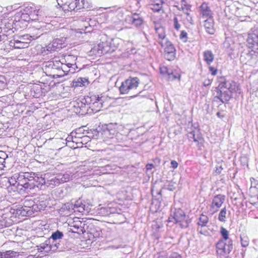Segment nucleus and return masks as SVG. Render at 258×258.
I'll list each match as a JSON object with an SVG mask.
<instances>
[{"instance_id": "36", "label": "nucleus", "mask_w": 258, "mask_h": 258, "mask_svg": "<svg viewBox=\"0 0 258 258\" xmlns=\"http://www.w3.org/2000/svg\"><path fill=\"white\" fill-rule=\"evenodd\" d=\"M220 233L223 238V240H229V232L226 229L221 227L220 229Z\"/></svg>"}, {"instance_id": "29", "label": "nucleus", "mask_w": 258, "mask_h": 258, "mask_svg": "<svg viewBox=\"0 0 258 258\" xmlns=\"http://www.w3.org/2000/svg\"><path fill=\"white\" fill-rule=\"evenodd\" d=\"M209 218L205 215L201 214L199 218L198 225L201 226V227H205L207 226Z\"/></svg>"}, {"instance_id": "39", "label": "nucleus", "mask_w": 258, "mask_h": 258, "mask_svg": "<svg viewBox=\"0 0 258 258\" xmlns=\"http://www.w3.org/2000/svg\"><path fill=\"white\" fill-rule=\"evenodd\" d=\"M84 203L85 202H83L81 199H79L75 202L74 204V208L77 209V210L80 212L81 207H83V205H84Z\"/></svg>"}, {"instance_id": "64", "label": "nucleus", "mask_w": 258, "mask_h": 258, "mask_svg": "<svg viewBox=\"0 0 258 258\" xmlns=\"http://www.w3.org/2000/svg\"><path fill=\"white\" fill-rule=\"evenodd\" d=\"M108 131V132H109V133H110V134H112V135H114V133H115V131H114V130H111V131H112V132H111V131H110V130H108V131Z\"/></svg>"}, {"instance_id": "33", "label": "nucleus", "mask_w": 258, "mask_h": 258, "mask_svg": "<svg viewBox=\"0 0 258 258\" xmlns=\"http://www.w3.org/2000/svg\"><path fill=\"white\" fill-rule=\"evenodd\" d=\"M227 210L225 207L223 208L220 211L218 219L220 221L222 222H225L226 215Z\"/></svg>"}, {"instance_id": "8", "label": "nucleus", "mask_w": 258, "mask_h": 258, "mask_svg": "<svg viewBox=\"0 0 258 258\" xmlns=\"http://www.w3.org/2000/svg\"><path fill=\"white\" fill-rule=\"evenodd\" d=\"M139 84V79L137 77H129L122 82L119 87L120 92L122 94H127L131 90L136 89Z\"/></svg>"}, {"instance_id": "46", "label": "nucleus", "mask_w": 258, "mask_h": 258, "mask_svg": "<svg viewBox=\"0 0 258 258\" xmlns=\"http://www.w3.org/2000/svg\"><path fill=\"white\" fill-rule=\"evenodd\" d=\"M143 20L142 18L135 19L134 21H132L133 24L137 27L141 26L143 24Z\"/></svg>"}, {"instance_id": "15", "label": "nucleus", "mask_w": 258, "mask_h": 258, "mask_svg": "<svg viewBox=\"0 0 258 258\" xmlns=\"http://www.w3.org/2000/svg\"><path fill=\"white\" fill-rule=\"evenodd\" d=\"M35 205L32 207V210L35 212L44 210L47 207V202L43 197H38L34 199Z\"/></svg>"}, {"instance_id": "51", "label": "nucleus", "mask_w": 258, "mask_h": 258, "mask_svg": "<svg viewBox=\"0 0 258 258\" xmlns=\"http://www.w3.org/2000/svg\"><path fill=\"white\" fill-rule=\"evenodd\" d=\"M46 50L47 51H50V52H52V51H55L56 50L54 49V48L53 47V46L52 45V44L51 43H49L48 45H47L46 46Z\"/></svg>"}, {"instance_id": "57", "label": "nucleus", "mask_w": 258, "mask_h": 258, "mask_svg": "<svg viewBox=\"0 0 258 258\" xmlns=\"http://www.w3.org/2000/svg\"><path fill=\"white\" fill-rule=\"evenodd\" d=\"M146 169L147 170H151L152 169L154 168V165L152 163L148 164L146 165Z\"/></svg>"}, {"instance_id": "24", "label": "nucleus", "mask_w": 258, "mask_h": 258, "mask_svg": "<svg viewBox=\"0 0 258 258\" xmlns=\"http://www.w3.org/2000/svg\"><path fill=\"white\" fill-rule=\"evenodd\" d=\"M199 131H192L188 133L187 138L190 141L193 140L195 142L198 143L201 139V137L200 136Z\"/></svg>"}, {"instance_id": "48", "label": "nucleus", "mask_w": 258, "mask_h": 258, "mask_svg": "<svg viewBox=\"0 0 258 258\" xmlns=\"http://www.w3.org/2000/svg\"><path fill=\"white\" fill-rule=\"evenodd\" d=\"M154 29L156 32H163L164 31V28L160 24H155Z\"/></svg>"}, {"instance_id": "13", "label": "nucleus", "mask_w": 258, "mask_h": 258, "mask_svg": "<svg viewBox=\"0 0 258 258\" xmlns=\"http://www.w3.org/2000/svg\"><path fill=\"white\" fill-rule=\"evenodd\" d=\"M58 65H61L60 61H48L45 62L43 70L47 75L51 76L54 74Z\"/></svg>"}, {"instance_id": "58", "label": "nucleus", "mask_w": 258, "mask_h": 258, "mask_svg": "<svg viewBox=\"0 0 258 258\" xmlns=\"http://www.w3.org/2000/svg\"><path fill=\"white\" fill-rule=\"evenodd\" d=\"M211 84V81L209 79H208V80H206L204 83H203V85L205 87H207V86H208L209 85H210V84Z\"/></svg>"}, {"instance_id": "37", "label": "nucleus", "mask_w": 258, "mask_h": 258, "mask_svg": "<svg viewBox=\"0 0 258 258\" xmlns=\"http://www.w3.org/2000/svg\"><path fill=\"white\" fill-rule=\"evenodd\" d=\"M8 226L6 217L4 215H0V229Z\"/></svg>"}, {"instance_id": "59", "label": "nucleus", "mask_w": 258, "mask_h": 258, "mask_svg": "<svg viewBox=\"0 0 258 258\" xmlns=\"http://www.w3.org/2000/svg\"><path fill=\"white\" fill-rule=\"evenodd\" d=\"M222 170H223V168L221 166H220L216 167L215 171L217 172V173L220 174V173H221Z\"/></svg>"}, {"instance_id": "23", "label": "nucleus", "mask_w": 258, "mask_h": 258, "mask_svg": "<svg viewBox=\"0 0 258 258\" xmlns=\"http://www.w3.org/2000/svg\"><path fill=\"white\" fill-rule=\"evenodd\" d=\"M204 27L207 32H210L214 29V21L213 18L205 19Z\"/></svg>"}, {"instance_id": "4", "label": "nucleus", "mask_w": 258, "mask_h": 258, "mask_svg": "<svg viewBox=\"0 0 258 258\" xmlns=\"http://www.w3.org/2000/svg\"><path fill=\"white\" fill-rule=\"evenodd\" d=\"M58 5L62 8L64 11H78L81 9H88V7L85 4V0L81 2L77 0H56Z\"/></svg>"}, {"instance_id": "61", "label": "nucleus", "mask_w": 258, "mask_h": 258, "mask_svg": "<svg viewBox=\"0 0 258 258\" xmlns=\"http://www.w3.org/2000/svg\"><path fill=\"white\" fill-rule=\"evenodd\" d=\"M181 7L189 5L188 3L187 2L186 0H181Z\"/></svg>"}, {"instance_id": "43", "label": "nucleus", "mask_w": 258, "mask_h": 258, "mask_svg": "<svg viewBox=\"0 0 258 258\" xmlns=\"http://www.w3.org/2000/svg\"><path fill=\"white\" fill-rule=\"evenodd\" d=\"M7 85V83L6 82V79L3 76L0 77V90H3L5 88Z\"/></svg>"}, {"instance_id": "2", "label": "nucleus", "mask_w": 258, "mask_h": 258, "mask_svg": "<svg viewBox=\"0 0 258 258\" xmlns=\"http://www.w3.org/2000/svg\"><path fill=\"white\" fill-rule=\"evenodd\" d=\"M39 11L38 7L33 4L24 6V8L16 13L14 16V21L16 22L15 25H19L23 22H28L38 20Z\"/></svg>"}, {"instance_id": "30", "label": "nucleus", "mask_w": 258, "mask_h": 258, "mask_svg": "<svg viewBox=\"0 0 258 258\" xmlns=\"http://www.w3.org/2000/svg\"><path fill=\"white\" fill-rule=\"evenodd\" d=\"M7 158L8 155L6 153L4 152H0V171L4 169L5 167V160Z\"/></svg>"}, {"instance_id": "32", "label": "nucleus", "mask_w": 258, "mask_h": 258, "mask_svg": "<svg viewBox=\"0 0 258 258\" xmlns=\"http://www.w3.org/2000/svg\"><path fill=\"white\" fill-rule=\"evenodd\" d=\"M240 241L242 247H245L249 245V238L245 234L240 235Z\"/></svg>"}, {"instance_id": "28", "label": "nucleus", "mask_w": 258, "mask_h": 258, "mask_svg": "<svg viewBox=\"0 0 258 258\" xmlns=\"http://www.w3.org/2000/svg\"><path fill=\"white\" fill-rule=\"evenodd\" d=\"M204 60L208 64H210L214 60V54L210 50H206L204 52Z\"/></svg>"}, {"instance_id": "22", "label": "nucleus", "mask_w": 258, "mask_h": 258, "mask_svg": "<svg viewBox=\"0 0 258 258\" xmlns=\"http://www.w3.org/2000/svg\"><path fill=\"white\" fill-rule=\"evenodd\" d=\"M85 126H82L81 127L76 129L75 133L76 134L75 138H82L81 136L84 135L85 136L90 137L89 130L85 129ZM74 132H72L71 134H74Z\"/></svg>"}, {"instance_id": "34", "label": "nucleus", "mask_w": 258, "mask_h": 258, "mask_svg": "<svg viewBox=\"0 0 258 258\" xmlns=\"http://www.w3.org/2000/svg\"><path fill=\"white\" fill-rule=\"evenodd\" d=\"M225 240L223 239L219 240L216 244L217 252L218 254L220 255V251H222V249L224 247Z\"/></svg>"}, {"instance_id": "35", "label": "nucleus", "mask_w": 258, "mask_h": 258, "mask_svg": "<svg viewBox=\"0 0 258 258\" xmlns=\"http://www.w3.org/2000/svg\"><path fill=\"white\" fill-rule=\"evenodd\" d=\"M73 229H72V232L74 233H77L78 234H81L84 233L83 229L81 226L79 225L78 224L72 226Z\"/></svg>"}, {"instance_id": "53", "label": "nucleus", "mask_w": 258, "mask_h": 258, "mask_svg": "<svg viewBox=\"0 0 258 258\" xmlns=\"http://www.w3.org/2000/svg\"><path fill=\"white\" fill-rule=\"evenodd\" d=\"M209 70L211 72V74L212 75H213V76L216 75L217 74V70L215 69V68H214L212 67H209Z\"/></svg>"}, {"instance_id": "44", "label": "nucleus", "mask_w": 258, "mask_h": 258, "mask_svg": "<svg viewBox=\"0 0 258 258\" xmlns=\"http://www.w3.org/2000/svg\"><path fill=\"white\" fill-rule=\"evenodd\" d=\"M159 38L161 39L159 42L161 44V45L163 47L164 45H165V42L166 40H165V33H159L158 34Z\"/></svg>"}, {"instance_id": "20", "label": "nucleus", "mask_w": 258, "mask_h": 258, "mask_svg": "<svg viewBox=\"0 0 258 258\" xmlns=\"http://www.w3.org/2000/svg\"><path fill=\"white\" fill-rule=\"evenodd\" d=\"M39 249H43L46 251H49L50 249H53V250H56L54 245H52L51 239H49L45 240V242L40 244L39 246Z\"/></svg>"}, {"instance_id": "5", "label": "nucleus", "mask_w": 258, "mask_h": 258, "mask_svg": "<svg viewBox=\"0 0 258 258\" xmlns=\"http://www.w3.org/2000/svg\"><path fill=\"white\" fill-rule=\"evenodd\" d=\"M100 43L98 44L97 51L98 55H104L110 50V46L113 44L112 38H108L106 33H101L99 35Z\"/></svg>"}, {"instance_id": "55", "label": "nucleus", "mask_w": 258, "mask_h": 258, "mask_svg": "<svg viewBox=\"0 0 258 258\" xmlns=\"http://www.w3.org/2000/svg\"><path fill=\"white\" fill-rule=\"evenodd\" d=\"M143 90L140 91L137 94H136V95L131 96L130 97L131 98H135V97H136L138 96H142V97L145 96L144 95H141L143 93Z\"/></svg>"}, {"instance_id": "62", "label": "nucleus", "mask_w": 258, "mask_h": 258, "mask_svg": "<svg viewBox=\"0 0 258 258\" xmlns=\"http://www.w3.org/2000/svg\"><path fill=\"white\" fill-rule=\"evenodd\" d=\"M74 65H76V63L74 64L73 63H68L67 64H63V66H66V68L67 67L69 68H72V66Z\"/></svg>"}, {"instance_id": "11", "label": "nucleus", "mask_w": 258, "mask_h": 258, "mask_svg": "<svg viewBox=\"0 0 258 258\" xmlns=\"http://www.w3.org/2000/svg\"><path fill=\"white\" fill-rule=\"evenodd\" d=\"M164 56L166 59L172 61L175 58L176 49L174 45L169 41H166L164 45Z\"/></svg>"}, {"instance_id": "50", "label": "nucleus", "mask_w": 258, "mask_h": 258, "mask_svg": "<svg viewBox=\"0 0 258 258\" xmlns=\"http://www.w3.org/2000/svg\"><path fill=\"white\" fill-rule=\"evenodd\" d=\"M180 39L183 42H186L187 41V33H180Z\"/></svg>"}, {"instance_id": "63", "label": "nucleus", "mask_w": 258, "mask_h": 258, "mask_svg": "<svg viewBox=\"0 0 258 258\" xmlns=\"http://www.w3.org/2000/svg\"><path fill=\"white\" fill-rule=\"evenodd\" d=\"M217 115L220 117V118H223V115H221V113L220 112H218L217 113Z\"/></svg>"}, {"instance_id": "38", "label": "nucleus", "mask_w": 258, "mask_h": 258, "mask_svg": "<svg viewBox=\"0 0 258 258\" xmlns=\"http://www.w3.org/2000/svg\"><path fill=\"white\" fill-rule=\"evenodd\" d=\"M35 205V202L34 201H29V200H25L24 202V205L23 206L25 207H27L29 209H30V210H32L33 212H34V211L32 210V207H34Z\"/></svg>"}, {"instance_id": "49", "label": "nucleus", "mask_w": 258, "mask_h": 258, "mask_svg": "<svg viewBox=\"0 0 258 258\" xmlns=\"http://www.w3.org/2000/svg\"><path fill=\"white\" fill-rule=\"evenodd\" d=\"M163 4L162 0H150V5Z\"/></svg>"}, {"instance_id": "31", "label": "nucleus", "mask_w": 258, "mask_h": 258, "mask_svg": "<svg viewBox=\"0 0 258 258\" xmlns=\"http://www.w3.org/2000/svg\"><path fill=\"white\" fill-rule=\"evenodd\" d=\"M34 36L29 35L28 34H26L21 36L20 38V40H15L16 42L17 43H24L26 40H31V38H33L32 39H35L34 38Z\"/></svg>"}, {"instance_id": "12", "label": "nucleus", "mask_w": 258, "mask_h": 258, "mask_svg": "<svg viewBox=\"0 0 258 258\" xmlns=\"http://www.w3.org/2000/svg\"><path fill=\"white\" fill-rule=\"evenodd\" d=\"M225 200V196L221 194L217 195L213 198L210 210L212 214L218 211Z\"/></svg>"}, {"instance_id": "19", "label": "nucleus", "mask_w": 258, "mask_h": 258, "mask_svg": "<svg viewBox=\"0 0 258 258\" xmlns=\"http://www.w3.org/2000/svg\"><path fill=\"white\" fill-rule=\"evenodd\" d=\"M233 248V241L232 240L229 239L225 243L224 247L222 249V251H220V255L226 257L227 255L232 250Z\"/></svg>"}, {"instance_id": "45", "label": "nucleus", "mask_w": 258, "mask_h": 258, "mask_svg": "<svg viewBox=\"0 0 258 258\" xmlns=\"http://www.w3.org/2000/svg\"><path fill=\"white\" fill-rule=\"evenodd\" d=\"M191 6L187 5L186 6L181 7L182 11L187 16H189V12L190 11Z\"/></svg>"}, {"instance_id": "16", "label": "nucleus", "mask_w": 258, "mask_h": 258, "mask_svg": "<svg viewBox=\"0 0 258 258\" xmlns=\"http://www.w3.org/2000/svg\"><path fill=\"white\" fill-rule=\"evenodd\" d=\"M63 237V233L57 230L52 233L49 239H51L52 245H54L55 249H57L60 245V243L59 242H57V240L62 239Z\"/></svg>"}, {"instance_id": "9", "label": "nucleus", "mask_w": 258, "mask_h": 258, "mask_svg": "<svg viewBox=\"0 0 258 258\" xmlns=\"http://www.w3.org/2000/svg\"><path fill=\"white\" fill-rule=\"evenodd\" d=\"M70 179V175L67 173L64 174L59 173L56 174V176L52 177L50 179L45 180L46 184L47 186H50L53 188L55 186H57L61 183H64L68 181Z\"/></svg>"}, {"instance_id": "17", "label": "nucleus", "mask_w": 258, "mask_h": 258, "mask_svg": "<svg viewBox=\"0 0 258 258\" xmlns=\"http://www.w3.org/2000/svg\"><path fill=\"white\" fill-rule=\"evenodd\" d=\"M71 72V73H73L75 72V69H74L73 71H71V69H69V71L66 70V66H63V63H61V65H58V67H57L56 70L54 72L51 76L53 78H58L63 76L65 74H67L66 72Z\"/></svg>"}, {"instance_id": "52", "label": "nucleus", "mask_w": 258, "mask_h": 258, "mask_svg": "<svg viewBox=\"0 0 258 258\" xmlns=\"http://www.w3.org/2000/svg\"><path fill=\"white\" fill-rule=\"evenodd\" d=\"M16 181H17V177L14 178H11L10 179H9L10 184L14 186H15L16 184L17 185V182Z\"/></svg>"}, {"instance_id": "42", "label": "nucleus", "mask_w": 258, "mask_h": 258, "mask_svg": "<svg viewBox=\"0 0 258 258\" xmlns=\"http://www.w3.org/2000/svg\"><path fill=\"white\" fill-rule=\"evenodd\" d=\"M163 4H156L154 5H150V8L155 12H159L162 8Z\"/></svg>"}, {"instance_id": "56", "label": "nucleus", "mask_w": 258, "mask_h": 258, "mask_svg": "<svg viewBox=\"0 0 258 258\" xmlns=\"http://www.w3.org/2000/svg\"><path fill=\"white\" fill-rule=\"evenodd\" d=\"M141 17L138 15L136 13L134 14L133 15V16L131 19V21H134L135 19H140Z\"/></svg>"}, {"instance_id": "41", "label": "nucleus", "mask_w": 258, "mask_h": 258, "mask_svg": "<svg viewBox=\"0 0 258 258\" xmlns=\"http://www.w3.org/2000/svg\"><path fill=\"white\" fill-rule=\"evenodd\" d=\"M83 207H81V213L87 212L89 213L91 210L90 205L88 204H86L85 202L83 205Z\"/></svg>"}, {"instance_id": "7", "label": "nucleus", "mask_w": 258, "mask_h": 258, "mask_svg": "<svg viewBox=\"0 0 258 258\" xmlns=\"http://www.w3.org/2000/svg\"><path fill=\"white\" fill-rule=\"evenodd\" d=\"M102 97H99V96H93L91 97H87L84 98L82 101H79L77 102L78 107L80 108V110L83 113H85L86 110V104H90L91 101H94L93 102V104L95 106L101 108L102 107L103 103L104 102L102 100Z\"/></svg>"}, {"instance_id": "10", "label": "nucleus", "mask_w": 258, "mask_h": 258, "mask_svg": "<svg viewBox=\"0 0 258 258\" xmlns=\"http://www.w3.org/2000/svg\"><path fill=\"white\" fill-rule=\"evenodd\" d=\"M240 60L249 66L255 64L258 60V52L254 50L244 52L240 56Z\"/></svg>"}, {"instance_id": "1", "label": "nucleus", "mask_w": 258, "mask_h": 258, "mask_svg": "<svg viewBox=\"0 0 258 258\" xmlns=\"http://www.w3.org/2000/svg\"><path fill=\"white\" fill-rule=\"evenodd\" d=\"M17 186L24 190L39 187L45 183V177L42 174L33 172H20L17 176Z\"/></svg>"}, {"instance_id": "47", "label": "nucleus", "mask_w": 258, "mask_h": 258, "mask_svg": "<svg viewBox=\"0 0 258 258\" xmlns=\"http://www.w3.org/2000/svg\"><path fill=\"white\" fill-rule=\"evenodd\" d=\"M90 134H93V138L97 139L99 136V132L97 129H93V130H90ZM91 135H90V136Z\"/></svg>"}, {"instance_id": "25", "label": "nucleus", "mask_w": 258, "mask_h": 258, "mask_svg": "<svg viewBox=\"0 0 258 258\" xmlns=\"http://www.w3.org/2000/svg\"><path fill=\"white\" fill-rule=\"evenodd\" d=\"M160 73L162 74H167L169 76V79L172 80L176 79L177 77L173 75L172 70L168 68L167 67L163 66L160 68Z\"/></svg>"}, {"instance_id": "40", "label": "nucleus", "mask_w": 258, "mask_h": 258, "mask_svg": "<svg viewBox=\"0 0 258 258\" xmlns=\"http://www.w3.org/2000/svg\"><path fill=\"white\" fill-rule=\"evenodd\" d=\"M173 26L176 31H179L180 28V24L179 23L178 20L176 17H174L173 19Z\"/></svg>"}, {"instance_id": "18", "label": "nucleus", "mask_w": 258, "mask_h": 258, "mask_svg": "<svg viewBox=\"0 0 258 258\" xmlns=\"http://www.w3.org/2000/svg\"><path fill=\"white\" fill-rule=\"evenodd\" d=\"M14 211H16V216H29L34 213L32 210L24 206L19 207L16 210L14 209Z\"/></svg>"}, {"instance_id": "54", "label": "nucleus", "mask_w": 258, "mask_h": 258, "mask_svg": "<svg viewBox=\"0 0 258 258\" xmlns=\"http://www.w3.org/2000/svg\"><path fill=\"white\" fill-rule=\"evenodd\" d=\"M171 165L172 168L175 169L178 166V163L175 160H172L171 162Z\"/></svg>"}, {"instance_id": "27", "label": "nucleus", "mask_w": 258, "mask_h": 258, "mask_svg": "<svg viewBox=\"0 0 258 258\" xmlns=\"http://www.w3.org/2000/svg\"><path fill=\"white\" fill-rule=\"evenodd\" d=\"M4 258H18L19 252L12 250H6L2 252Z\"/></svg>"}, {"instance_id": "14", "label": "nucleus", "mask_w": 258, "mask_h": 258, "mask_svg": "<svg viewBox=\"0 0 258 258\" xmlns=\"http://www.w3.org/2000/svg\"><path fill=\"white\" fill-rule=\"evenodd\" d=\"M200 14L203 19L213 18V13L208 4L204 2L200 7Z\"/></svg>"}, {"instance_id": "26", "label": "nucleus", "mask_w": 258, "mask_h": 258, "mask_svg": "<svg viewBox=\"0 0 258 258\" xmlns=\"http://www.w3.org/2000/svg\"><path fill=\"white\" fill-rule=\"evenodd\" d=\"M66 38L62 37L61 39L55 38L51 43L52 45L56 50L57 48H60L63 47V44L64 43Z\"/></svg>"}, {"instance_id": "3", "label": "nucleus", "mask_w": 258, "mask_h": 258, "mask_svg": "<svg viewBox=\"0 0 258 258\" xmlns=\"http://www.w3.org/2000/svg\"><path fill=\"white\" fill-rule=\"evenodd\" d=\"M235 88V82H221L216 88L217 95L214 97V100L218 99L223 103L227 102L232 97V93L236 91Z\"/></svg>"}, {"instance_id": "60", "label": "nucleus", "mask_w": 258, "mask_h": 258, "mask_svg": "<svg viewBox=\"0 0 258 258\" xmlns=\"http://www.w3.org/2000/svg\"><path fill=\"white\" fill-rule=\"evenodd\" d=\"M170 258H182L181 256L176 253H173L171 255Z\"/></svg>"}, {"instance_id": "21", "label": "nucleus", "mask_w": 258, "mask_h": 258, "mask_svg": "<svg viewBox=\"0 0 258 258\" xmlns=\"http://www.w3.org/2000/svg\"><path fill=\"white\" fill-rule=\"evenodd\" d=\"M247 41L252 44L253 47L258 49V33H248Z\"/></svg>"}, {"instance_id": "6", "label": "nucleus", "mask_w": 258, "mask_h": 258, "mask_svg": "<svg viewBox=\"0 0 258 258\" xmlns=\"http://www.w3.org/2000/svg\"><path fill=\"white\" fill-rule=\"evenodd\" d=\"M171 216H172L175 223H179L181 228H187L191 222L189 217L181 209H175Z\"/></svg>"}]
</instances>
